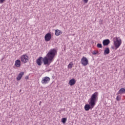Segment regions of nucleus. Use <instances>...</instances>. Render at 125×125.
<instances>
[{"label": "nucleus", "instance_id": "nucleus-1", "mask_svg": "<svg viewBox=\"0 0 125 125\" xmlns=\"http://www.w3.org/2000/svg\"><path fill=\"white\" fill-rule=\"evenodd\" d=\"M57 53L56 49L53 48L49 50L46 56L43 59V62L44 65H48L49 66L50 63L53 62V59Z\"/></svg>", "mask_w": 125, "mask_h": 125}, {"label": "nucleus", "instance_id": "nucleus-2", "mask_svg": "<svg viewBox=\"0 0 125 125\" xmlns=\"http://www.w3.org/2000/svg\"><path fill=\"white\" fill-rule=\"evenodd\" d=\"M98 96V92H96L94 93L91 96L88 101L89 104H86L84 106V109L85 111H89V109H93L96 104L97 101V97Z\"/></svg>", "mask_w": 125, "mask_h": 125}, {"label": "nucleus", "instance_id": "nucleus-3", "mask_svg": "<svg viewBox=\"0 0 125 125\" xmlns=\"http://www.w3.org/2000/svg\"><path fill=\"white\" fill-rule=\"evenodd\" d=\"M113 42L116 49H118V48L121 46V44H122V40L120 37H115L114 38Z\"/></svg>", "mask_w": 125, "mask_h": 125}, {"label": "nucleus", "instance_id": "nucleus-4", "mask_svg": "<svg viewBox=\"0 0 125 125\" xmlns=\"http://www.w3.org/2000/svg\"><path fill=\"white\" fill-rule=\"evenodd\" d=\"M81 62L82 65H83V66H85L88 65V60L87 59V58H86L85 57H83L81 59Z\"/></svg>", "mask_w": 125, "mask_h": 125}, {"label": "nucleus", "instance_id": "nucleus-5", "mask_svg": "<svg viewBox=\"0 0 125 125\" xmlns=\"http://www.w3.org/2000/svg\"><path fill=\"white\" fill-rule=\"evenodd\" d=\"M49 82H50V78L46 76L42 78L41 83L43 84H47V83H48Z\"/></svg>", "mask_w": 125, "mask_h": 125}, {"label": "nucleus", "instance_id": "nucleus-6", "mask_svg": "<svg viewBox=\"0 0 125 125\" xmlns=\"http://www.w3.org/2000/svg\"><path fill=\"white\" fill-rule=\"evenodd\" d=\"M21 61L23 63H27L28 62V60L29 59V56H28L27 55H23L21 57Z\"/></svg>", "mask_w": 125, "mask_h": 125}, {"label": "nucleus", "instance_id": "nucleus-7", "mask_svg": "<svg viewBox=\"0 0 125 125\" xmlns=\"http://www.w3.org/2000/svg\"><path fill=\"white\" fill-rule=\"evenodd\" d=\"M45 42H49L51 40V34L49 33H47L44 37Z\"/></svg>", "mask_w": 125, "mask_h": 125}, {"label": "nucleus", "instance_id": "nucleus-8", "mask_svg": "<svg viewBox=\"0 0 125 125\" xmlns=\"http://www.w3.org/2000/svg\"><path fill=\"white\" fill-rule=\"evenodd\" d=\"M42 57H40L36 61V63L38 66H42Z\"/></svg>", "mask_w": 125, "mask_h": 125}, {"label": "nucleus", "instance_id": "nucleus-9", "mask_svg": "<svg viewBox=\"0 0 125 125\" xmlns=\"http://www.w3.org/2000/svg\"><path fill=\"white\" fill-rule=\"evenodd\" d=\"M24 72H21L20 73L17 77V81H20V80H21V79H22V77H23V76H24Z\"/></svg>", "mask_w": 125, "mask_h": 125}, {"label": "nucleus", "instance_id": "nucleus-10", "mask_svg": "<svg viewBox=\"0 0 125 125\" xmlns=\"http://www.w3.org/2000/svg\"><path fill=\"white\" fill-rule=\"evenodd\" d=\"M109 43H110V40L109 39L104 40L103 42V44L104 46H106V45H108Z\"/></svg>", "mask_w": 125, "mask_h": 125}, {"label": "nucleus", "instance_id": "nucleus-11", "mask_svg": "<svg viewBox=\"0 0 125 125\" xmlns=\"http://www.w3.org/2000/svg\"><path fill=\"white\" fill-rule=\"evenodd\" d=\"M20 63H21V61H20V60H17L15 62V66L17 67H20V66H21Z\"/></svg>", "mask_w": 125, "mask_h": 125}, {"label": "nucleus", "instance_id": "nucleus-12", "mask_svg": "<svg viewBox=\"0 0 125 125\" xmlns=\"http://www.w3.org/2000/svg\"><path fill=\"white\" fill-rule=\"evenodd\" d=\"M62 31H61L59 29H57L55 31V36H60V35H62Z\"/></svg>", "mask_w": 125, "mask_h": 125}, {"label": "nucleus", "instance_id": "nucleus-13", "mask_svg": "<svg viewBox=\"0 0 125 125\" xmlns=\"http://www.w3.org/2000/svg\"><path fill=\"white\" fill-rule=\"evenodd\" d=\"M125 93V89L124 88H121L118 92L117 93V95H119V94H123V93Z\"/></svg>", "mask_w": 125, "mask_h": 125}, {"label": "nucleus", "instance_id": "nucleus-14", "mask_svg": "<svg viewBox=\"0 0 125 125\" xmlns=\"http://www.w3.org/2000/svg\"><path fill=\"white\" fill-rule=\"evenodd\" d=\"M76 83V80L74 79H72L69 82V84L70 85H74Z\"/></svg>", "mask_w": 125, "mask_h": 125}, {"label": "nucleus", "instance_id": "nucleus-15", "mask_svg": "<svg viewBox=\"0 0 125 125\" xmlns=\"http://www.w3.org/2000/svg\"><path fill=\"white\" fill-rule=\"evenodd\" d=\"M104 55H106V54H109L110 53V49L109 48H106L104 49Z\"/></svg>", "mask_w": 125, "mask_h": 125}, {"label": "nucleus", "instance_id": "nucleus-16", "mask_svg": "<svg viewBox=\"0 0 125 125\" xmlns=\"http://www.w3.org/2000/svg\"><path fill=\"white\" fill-rule=\"evenodd\" d=\"M66 122H67V118H63L62 119V124H66Z\"/></svg>", "mask_w": 125, "mask_h": 125}, {"label": "nucleus", "instance_id": "nucleus-17", "mask_svg": "<svg viewBox=\"0 0 125 125\" xmlns=\"http://www.w3.org/2000/svg\"><path fill=\"white\" fill-rule=\"evenodd\" d=\"M97 46L99 48H102V47H103L102 44H101V43H98L97 45Z\"/></svg>", "mask_w": 125, "mask_h": 125}, {"label": "nucleus", "instance_id": "nucleus-18", "mask_svg": "<svg viewBox=\"0 0 125 125\" xmlns=\"http://www.w3.org/2000/svg\"><path fill=\"white\" fill-rule=\"evenodd\" d=\"M121 99V96H117L116 97V100L117 101H120Z\"/></svg>", "mask_w": 125, "mask_h": 125}, {"label": "nucleus", "instance_id": "nucleus-19", "mask_svg": "<svg viewBox=\"0 0 125 125\" xmlns=\"http://www.w3.org/2000/svg\"><path fill=\"white\" fill-rule=\"evenodd\" d=\"M92 54H93V55H96V54H98V51H94Z\"/></svg>", "mask_w": 125, "mask_h": 125}, {"label": "nucleus", "instance_id": "nucleus-20", "mask_svg": "<svg viewBox=\"0 0 125 125\" xmlns=\"http://www.w3.org/2000/svg\"><path fill=\"white\" fill-rule=\"evenodd\" d=\"M5 0H0V3H3Z\"/></svg>", "mask_w": 125, "mask_h": 125}, {"label": "nucleus", "instance_id": "nucleus-21", "mask_svg": "<svg viewBox=\"0 0 125 125\" xmlns=\"http://www.w3.org/2000/svg\"><path fill=\"white\" fill-rule=\"evenodd\" d=\"M68 68H69L70 69H71V68H72V64H71V63H70L68 64Z\"/></svg>", "mask_w": 125, "mask_h": 125}, {"label": "nucleus", "instance_id": "nucleus-22", "mask_svg": "<svg viewBox=\"0 0 125 125\" xmlns=\"http://www.w3.org/2000/svg\"><path fill=\"white\" fill-rule=\"evenodd\" d=\"M83 1L84 3H87V2H88V0H84Z\"/></svg>", "mask_w": 125, "mask_h": 125}, {"label": "nucleus", "instance_id": "nucleus-23", "mask_svg": "<svg viewBox=\"0 0 125 125\" xmlns=\"http://www.w3.org/2000/svg\"><path fill=\"white\" fill-rule=\"evenodd\" d=\"M29 79V76H26L25 77V80H28Z\"/></svg>", "mask_w": 125, "mask_h": 125}, {"label": "nucleus", "instance_id": "nucleus-24", "mask_svg": "<svg viewBox=\"0 0 125 125\" xmlns=\"http://www.w3.org/2000/svg\"><path fill=\"white\" fill-rule=\"evenodd\" d=\"M41 104H42V101H40V103H39L40 106H41Z\"/></svg>", "mask_w": 125, "mask_h": 125}, {"label": "nucleus", "instance_id": "nucleus-25", "mask_svg": "<svg viewBox=\"0 0 125 125\" xmlns=\"http://www.w3.org/2000/svg\"><path fill=\"white\" fill-rule=\"evenodd\" d=\"M49 71H50V70H48V72H49Z\"/></svg>", "mask_w": 125, "mask_h": 125}]
</instances>
